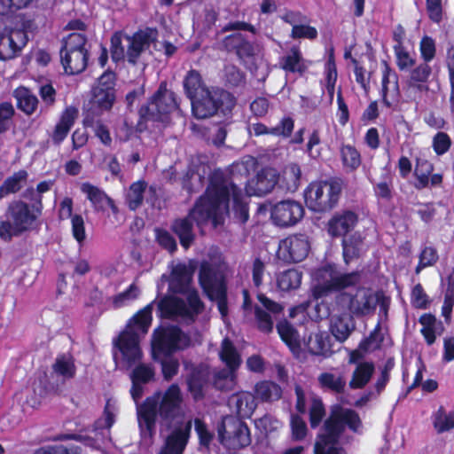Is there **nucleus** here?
Returning a JSON list of instances; mask_svg holds the SVG:
<instances>
[{
  "mask_svg": "<svg viewBox=\"0 0 454 454\" xmlns=\"http://www.w3.org/2000/svg\"><path fill=\"white\" fill-rule=\"evenodd\" d=\"M283 390L281 387L271 380L257 382V398L262 402L272 403L281 398Z\"/></svg>",
  "mask_w": 454,
  "mask_h": 454,
  "instance_id": "nucleus-41",
  "label": "nucleus"
},
{
  "mask_svg": "<svg viewBox=\"0 0 454 454\" xmlns=\"http://www.w3.org/2000/svg\"><path fill=\"white\" fill-rule=\"evenodd\" d=\"M393 51L395 58V65L399 71H409L416 65L417 59L415 51L410 52L405 47H398Z\"/></svg>",
  "mask_w": 454,
  "mask_h": 454,
  "instance_id": "nucleus-49",
  "label": "nucleus"
},
{
  "mask_svg": "<svg viewBox=\"0 0 454 454\" xmlns=\"http://www.w3.org/2000/svg\"><path fill=\"white\" fill-rule=\"evenodd\" d=\"M326 415L325 406L319 396H313L310 399L309 408V421L312 429L317 428Z\"/></svg>",
  "mask_w": 454,
  "mask_h": 454,
  "instance_id": "nucleus-43",
  "label": "nucleus"
},
{
  "mask_svg": "<svg viewBox=\"0 0 454 454\" xmlns=\"http://www.w3.org/2000/svg\"><path fill=\"white\" fill-rule=\"evenodd\" d=\"M362 425V419L355 410L344 408L340 404L332 406L329 416L324 421L325 433L317 435L315 454H345L344 449L335 444L338 443L346 427L353 433H357Z\"/></svg>",
  "mask_w": 454,
  "mask_h": 454,
  "instance_id": "nucleus-4",
  "label": "nucleus"
},
{
  "mask_svg": "<svg viewBox=\"0 0 454 454\" xmlns=\"http://www.w3.org/2000/svg\"><path fill=\"white\" fill-rule=\"evenodd\" d=\"M301 180V170L298 163H290L283 170L281 178L279 177V187L288 192H295Z\"/></svg>",
  "mask_w": 454,
  "mask_h": 454,
  "instance_id": "nucleus-32",
  "label": "nucleus"
},
{
  "mask_svg": "<svg viewBox=\"0 0 454 454\" xmlns=\"http://www.w3.org/2000/svg\"><path fill=\"white\" fill-rule=\"evenodd\" d=\"M227 186L223 183V175L215 171L210 176V184L205 195L201 196L187 216L177 218L171 224L172 231L178 237L181 246L187 250L195 240L193 222L199 227L211 222L216 228L224 222L227 213Z\"/></svg>",
  "mask_w": 454,
  "mask_h": 454,
  "instance_id": "nucleus-3",
  "label": "nucleus"
},
{
  "mask_svg": "<svg viewBox=\"0 0 454 454\" xmlns=\"http://www.w3.org/2000/svg\"><path fill=\"white\" fill-rule=\"evenodd\" d=\"M237 412L241 418H250L255 411L254 396L250 393H242L235 398Z\"/></svg>",
  "mask_w": 454,
  "mask_h": 454,
  "instance_id": "nucleus-48",
  "label": "nucleus"
},
{
  "mask_svg": "<svg viewBox=\"0 0 454 454\" xmlns=\"http://www.w3.org/2000/svg\"><path fill=\"white\" fill-rule=\"evenodd\" d=\"M42 215L21 200L11 201L0 220V238L5 241L13 236H20L32 229L34 223Z\"/></svg>",
  "mask_w": 454,
  "mask_h": 454,
  "instance_id": "nucleus-8",
  "label": "nucleus"
},
{
  "mask_svg": "<svg viewBox=\"0 0 454 454\" xmlns=\"http://www.w3.org/2000/svg\"><path fill=\"white\" fill-rule=\"evenodd\" d=\"M146 186L145 181L136 182L129 186L126 194V201L129 209L136 210L142 205Z\"/></svg>",
  "mask_w": 454,
  "mask_h": 454,
  "instance_id": "nucleus-46",
  "label": "nucleus"
},
{
  "mask_svg": "<svg viewBox=\"0 0 454 454\" xmlns=\"http://www.w3.org/2000/svg\"><path fill=\"white\" fill-rule=\"evenodd\" d=\"M279 67L286 73L298 74L300 76H302L308 69L302 53L297 46H293L286 55L280 58Z\"/></svg>",
  "mask_w": 454,
  "mask_h": 454,
  "instance_id": "nucleus-24",
  "label": "nucleus"
},
{
  "mask_svg": "<svg viewBox=\"0 0 454 454\" xmlns=\"http://www.w3.org/2000/svg\"><path fill=\"white\" fill-rule=\"evenodd\" d=\"M218 436L222 444L230 450H237L250 443L247 426L232 416L223 418L218 428Z\"/></svg>",
  "mask_w": 454,
  "mask_h": 454,
  "instance_id": "nucleus-12",
  "label": "nucleus"
},
{
  "mask_svg": "<svg viewBox=\"0 0 454 454\" xmlns=\"http://www.w3.org/2000/svg\"><path fill=\"white\" fill-rule=\"evenodd\" d=\"M87 39L81 32H74L70 34L63 42V46L60 51H87L86 45Z\"/></svg>",
  "mask_w": 454,
  "mask_h": 454,
  "instance_id": "nucleus-52",
  "label": "nucleus"
},
{
  "mask_svg": "<svg viewBox=\"0 0 454 454\" xmlns=\"http://www.w3.org/2000/svg\"><path fill=\"white\" fill-rule=\"evenodd\" d=\"M182 404L181 390L172 384L164 392H156L137 406V420L144 436L152 437L155 433L157 416L166 421L178 419L159 454H182L186 446L191 421L183 420Z\"/></svg>",
  "mask_w": 454,
  "mask_h": 454,
  "instance_id": "nucleus-1",
  "label": "nucleus"
},
{
  "mask_svg": "<svg viewBox=\"0 0 454 454\" xmlns=\"http://www.w3.org/2000/svg\"><path fill=\"white\" fill-rule=\"evenodd\" d=\"M157 31L155 29L146 28L129 35L126 38L127 51L126 59L129 63L136 65L143 52H145L156 39Z\"/></svg>",
  "mask_w": 454,
  "mask_h": 454,
  "instance_id": "nucleus-17",
  "label": "nucleus"
},
{
  "mask_svg": "<svg viewBox=\"0 0 454 454\" xmlns=\"http://www.w3.org/2000/svg\"><path fill=\"white\" fill-rule=\"evenodd\" d=\"M53 370L55 373L63 377L64 379H70L74 377L75 372L74 364L72 358L65 356L57 358L53 366Z\"/></svg>",
  "mask_w": 454,
  "mask_h": 454,
  "instance_id": "nucleus-54",
  "label": "nucleus"
},
{
  "mask_svg": "<svg viewBox=\"0 0 454 454\" xmlns=\"http://www.w3.org/2000/svg\"><path fill=\"white\" fill-rule=\"evenodd\" d=\"M84 124L93 128L96 137L99 138L103 145L106 146H111L112 137L109 129L106 125L100 121H96L94 123L92 120L88 118L84 119Z\"/></svg>",
  "mask_w": 454,
  "mask_h": 454,
  "instance_id": "nucleus-60",
  "label": "nucleus"
},
{
  "mask_svg": "<svg viewBox=\"0 0 454 454\" xmlns=\"http://www.w3.org/2000/svg\"><path fill=\"white\" fill-rule=\"evenodd\" d=\"M115 99L114 92L93 88L92 103L102 110H109Z\"/></svg>",
  "mask_w": 454,
  "mask_h": 454,
  "instance_id": "nucleus-53",
  "label": "nucleus"
},
{
  "mask_svg": "<svg viewBox=\"0 0 454 454\" xmlns=\"http://www.w3.org/2000/svg\"><path fill=\"white\" fill-rule=\"evenodd\" d=\"M126 38H129V35L121 33L116 32L111 37V58L113 61L118 62L126 58V51H127V42Z\"/></svg>",
  "mask_w": 454,
  "mask_h": 454,
  "instance_id": "nucleus-47",
  "label": "nucleus"
},
{
  "mask_svg": "<svg viewBox=\"0 0 454 454\" xmlns=\"http://www.w3.org/2000/svg\"><path fill=\"white\" fill-rule=\"evenodd\" d=\"M354 330L352 318L346 316L336 317L332 320L330 331L334 338L344 342Z\"/></svg>",
  "mask_w": 454,
  "mask_h": 454,
  "instance_id": "nucleus-39",
  "label": "nucleus"
},
{
  "mask_svg": "<svg viewBox=\"0 0 454 454\" xmlns=\"http://www.w3.org/2000/svg\"><path fill=\"white\" fill-rule=\"evenodd\" d=\"M409 71L410 74L406 81L408 88L419 92L428 91V84L433 74L431 66L428 63L421 62Z\"/></svg>",
  "mask_w": 454,
  "mask_h": 454,
  "instance_id": "nucleus-21",
  "label": "nucleus"
},
{
  "mask_svg": "<svg viewBox=\"0 0 454 454\" xmlns=\"http://www.w3.org/2000/svg\"><path fill=\"white\" fill-rule=\"evenodd\" d=\"M203 181L204 177L200 174L188 170L183 177V186L190 192H198L202 187Z\"/></svg>",
  "mask_w": 454,
  "mask_h": 454,
  "instance_id": "nucleus-63",
  "label": "nucleus"
},
{
  "mask_svg": "<svg viewBox=\"0 0 454 454\" xmlns=\"http://www.w3.org/2000/svg\"><path fill=\"white\" fill-rule=\"evenodd\" d=\"M438 260V254L434 247H425L420 252L419 257V263L416 267V273H419V271L428 266L434 265Z\"/></svg>",
  "mask_w": 454,
  "mask_h": 454,
  "instance_id": "nucleus-57",
  "label": "nucleus"
},
{
  "mask_svg": "<svg viewBox=\"0 0 454 454\" xmlns=\"http://www.w3.org/2000/svg\"><path fill=\"white\" fill-rule=\"evenodd\" d=\"M196 262L177 263L171 266V284H191L196 270Z\"/></svg>",
  "mask_w": 454,
  "mask_h": 454,
  "instance_id": "nucleus-37",
  "label": "nucleus"
},
{
  "mask_svg": "<svg viewBox=\"0 0 454 454\" xmlns=\"http://www.w3.org/2000/svg\"><path fill=\"white\" fill-rule=\"evenodd\" d=\"M426 10L432 22L441 23L443 18V0H426Z\"/></svg>",
  "mask_w": 454,
  "mask_h": 454,
  "instance_id": "nucleus-59",
  "label": "nucleus"
},
{
  "mask_svg": "<svg viewBox=\"0 0 454 454\" xmlns=\"http://www.w3.org/2000/svg\"><path fill=\"white\" fill-rule=\"evenodd\" d=\"M139 295L137 286H129L124 292L119 293L111 299L112 306L119 309L130 304Z\"/></svg>",
  "mask_w": 454,
  "mask_h": 454,
  "instance_id": "nucleus-51",
  "label": "nucleus"
},
{
  "mask_svg": "<svg viewBox=\"0 0 454 454\" xmlns=\"http://www.w3.org/2000/svg\"><path fill=\"white\" fill-rule=\"evenodd\" d=\"M279 183V173L271 167H264L257 171V197L264 196L273 191Z\"/></svg>",
  "mask_w": 454,
  "mask_h": 454,
  "instance_id": "nucleus-30",
  "label": "nucleus"
},
{
  "mask_svg": "<svg viewBox=\"0 0 454 454\" xmlns=\"http://www.w3.org/2000/svg\"><path fill=\"white\" fill-rule=\"evenodd\" d=\"M383 179L374 186V192L378 198L390 201L393 199V177L387 173Z\"/></svg>",
  "mask_w": 454,
  "mask_h": 454,
  "instance_id": "nucleus-56",
  "label": "nucleus"
},
{
  "mask_svg": "<svg viewBox=\"0 0 454 454\" xmlns=\"http://www.w3.org/2000/svg\"><path fill=\"white\" fill-rule=\"evenodd\" d=\"M237 31L230 35H227L223 40V46L225 50L231 51H235L236 53L238 52V50H239L241 43L244 41L243 35L239 32L240 30H248L252 33H254V28L252 25L242 22V21H236L232 23H229L226 25L223 28V32L227 31Z\"/></svg>",
  "mask_w": 454,
  "mask_h": 454,
  "instance_id": "nucleus-27",
  "label": "nucleus"
},
{
  "mask_svg": "<svg viewBox=\"0 0 454 454\" xmlns=\"http://www.w3.org/2000/svg\"><path fill=\"white\" fill-rule=\"evenodd\" d=\"M152 323V310L149 306L138 311L128 323L126 328L114 340V357L116 365L121 369L135 368L130 373L132 387L130 394L135 402L144 393L143 384L153 380L154 369L146 364H140L143 353L139 345Z\"/></svg>",
  "mask_w": 454,
  "mask_h": 454,
  "instance_id": "nucleus-2",
  "label": "nucleus"
},
{
  "mask_svg": "<svg viewBox=\"0 0 454 454\" xmlns=\"http://www.w3.org/2000/svg\"><path fill=\"white\" fill-rule=\"evenodd\" d=\"M25 31L20 29H0V59L9 60L18 57L27 43Z\"/></svg>",
  "mask_w": 454,
  "mask_h": 454,
  "instance_id": "nucleus-15",
  "label": "nucleus"
},
{
  "mask_svg": "<svg viewBox=\"0 0 454 454\" xmlns=\"http://www.w3.org/2000/svg\"><path fill=\"white\" fill-rule=\"evenodd\" d=\"M224 269L225 266L222 264L202 262L199 271V284H224Z\"/></svg>",
  "mask_w": 454,
  "mask_h": 454,
  "instance_id": "nucleus-29",
  "label": "nucleus"
},
{
  "mask_svg": "<svg viewBox=\"0 0 454 454\" xmlns=\"http://www.w3.org/2000/svg\"><path fill=\"white\" fill-rule=\"evenodd\" d=\"M77 117V108L69 106L65 109L51 134V139L55 145H59L67 137Z\"/></svg>",
  "mask_w": 454,
  "mask_h": 454,
  "instance_id": "nucleus-25",
  "label": "nucleus"
},
{
  "mask_svg": "<svg viewBox=\"0 0 454 454\" xmlns=\"http://www.w3.org/2000/svg\"><path fill=\"white\" fill-rule=\"evenodd\" d=\"M292 435L294 440L301 441L307 435L308 428L306 422L299 414L291 416Z\"/></svg>",
  "mask_w": 454,
  "mask_h": 454,
  "instance_id": "nucleus-64",
  "label": "nucleus"
},
{
  "mask_svg": "<svg viewBox=\"0 0 454 454\" xmlns=\"http://www.w3.org/2000/svg\"><path fill=\"white\" fill-rule=\"evenodd\" d=\"M60 59L64 70L67 74H80L87 67L88 51H60Z\"/></svg>",
  "mask_w": 454,
  "mask_h": 454,
  "instance_id": "nucleus-23",
  "label": "nucleus"
},
{
  "mask_svg": "<svg viewBox=\"0 0 454 454\" xmlns=\"http://www.w3.org/2000/svg\"><path fill=\"white\" fill-rule=\"evenodd\" d=\"M15 109L11 103H0V134L6 132L12 123Z\"/></svg>",
  "mask_w": 454,
  "mask_h": 454,
  "instance_id": "nucleus-58",
  "label": "nucleus"
},
{
  "mask_svg": "<svg viewBox=\"0 0 454 454\" xmlns=\"http://www.w3.org/2000/svg\"><path fill=\"white\" fill-rule=\"evenodd\" d=\"M190 345L189 337L176 326L160 327L156 329L152 340V356L161 364L165 380L172 379L178 371V361L170 355L184 349Z\"/></svg>",
  "mask_w": 454,
  "mask_h": 454,
  "instance_id": "nucleus-5",
  "label": "nucleus"
},
{
  "mask_svg": "<svg viewBox=\"0 0 454 454\" xmlns=\"http://www.w3.org/2000/svg\"><path fill=\"white\" fill-rule=\"evenodd\" d=\"M318 35L317 30L315 27L301 23L298 26H294L290 36L293 39H309L315 40Z\"/></svg>",
  "mask_w": 454,
  "mask_h": 454,
  "instance_id": "nucleus-61",
  "label": "nucleus"
},
{
  "mask_svg": "<svg viewBox=\"0 0 454 454\" xmlns=\"http://www.w3.org/2000/svg\"><path fill=\"white\" fill-rule=\"evenodd\" d=\"M358 221V214L351 209L335 212L327 222V233L332 238H343L352 233Z\"/></svg>",
  "mask_w": 454,
  "mask_h": 454,
  "instance_id": "nucleus-16",
  "label": "nucleus"
},
{
  "mask_svg": "<svg viewBox=\"0 0 454 454\" xmlns=\"http://www.w3.org/2000/svg\"><path fill=\"white\" fill-rule=\"evenodd\" d=\"M384 342V334L381 333V322L378 320L370 334L364 338L359 343V348L368 351L372 344H375L373 349H380Z\"/></svg>",
  "mask_w": 454,
  "mask_h": 454,
  "instance_id": "nucleus-50",
  "label": "nucleus"
},
{
  "mask_svg": "<svg viewBox=\"0 0 454 454\" xmlns=\"http://www.w3.org/2000/svg\"><path fill=\"white\" fill-rule=\"evenodd\" d=\"M319 387L334 394H342L345 391L346 381L342 375L332 372H322L317 378Z\"/></svg>",
  "mask_w": 454,
  "mask_h": 454,
  "instance_id": "nucleus-38",
  "label": "nucleus"
},
{
  "mask_svg": "<svg viewBox=\"0 0 454 454\" xmlns=\"http://www.w3.org/2000/svg\"><path fill=\"white\" fill-rule=\"evenodd\" d=\"M434 164L423 158L416 159V165L414 168L415 182L413 184L417 190H423L427 188L429 184L432 186H439L442 184L443 176L440 173L433 174Z\"/></svg>",
  "mask_w": 454,
  "mask_h": 454,
  "instance_id": "nucleus-20",
  "label": "nucleus"
},
{
  "mask_svg": "<svg viewBox=\"0 0 454 454\" xmlns=\"http://www.w3.org/2000/svg\"><path fill=\"white\" fill-rule=\"evenodd\" d=\"M27 176L26 170H20L7 177L0 185V200L11 193L18 192L23 186V184L26 183Z\"/></svg>",
  "mask_w": 454,
  "mask_h": 454,
  "instance_id": "nucleus-42",
  "label": "nucleus"
},
{
  "mask_svg": "<svg viewBox=\"0 0 454 454\" xmlns=\"http://www.w3.org/2000/svg\"><path fill=\"white\" fill-rule=\"evenodd\" d=\"M192 110L198 119L213 116L219 109L229 110L234 106L231 95L219 88H208L191 100Z\"/></svg>",
  "mask_w": 454,
  "mask_h": 454,
  "instance_id": "nucleus-11",
  "label": "nucleus"
},
{
  "mask_svg": "<svg viewBox=\"0 0 454 454\" xmlns=\"http://www.w3.org/2000/svg\"><path fill=\"white\" fill-rule=\"evenodd\" d=\"M419 52L422 62L429 64L436 55L435 41L429 35H424L419 42Z\"/></svg>",
  "mask_w": 454,
  "mask_h": 454,
  "instance_id": "nucleus-55",
  "label": "nucleus"
},
{
  "mask_svg": "<svg viewBox=\"0 0 454 454\" xmlns=\"http://www.w3.org/2000/svg\"><path fill=\"white\" fill-rule=\"evenodd\" d=\"M343 186V179L338 176L312 181L304 190L305 204L310 211L329 212L338 205Z\"/></svg>",
  "mask_w": 454,
  "mask_h": 454,
  "instance_id": "nucleus-7",
  "label": "nucleus"
},
{
  "mask_svg": "<svg viewBox=\"0 0 454 454\" xmlns=\"http://www.w3.org/2000/svg\"><path fill=\"white\" fill-rule=\"evenodd\" d=\"M176 109L178 104L176 94L167 88L166 82H162L149 102L140 108L139 125L147 121L165 122L168 120V115Z\"/></svg>",
  "mask_w": 454,
  "mask_h": 454,
  "instance_id": "nucleus-9",
  "label": "nucleus"
},
{
  "mask_svg": "<svg viewBox=\"0 0 454 454\" xmlns=\"http://www.w3.org/2000/svg\"><path fill=\"white\" fill-rule=\"evenodd\" d=\"M159 307L163 316L183 320H193L203 310L202 302L190 286H169V294Z\"/></svg>",
  "mask_w": 454,
  "mask_h": 454,
  "instance_id": "nucleus-6",
  "label": "nucleus"
},
{
  "mask_svg": "<svg viewBox=\"0 0 454 454\" xmlns=\"http://www.w3.org/2000/svg\"><path fill=\"white\" fill-rule=\"evenodd\" d=\"M220 357L228 366V370L215 375V384L220 389H231L234 386V371L239 366L240 358L232 343L227 339L223 340Z\"/></svg>",
  "mask_w": 454,
  "mask_h": 454,
  "instance_id": "nucleus-14",
  "label": "nucleus"
},
{
  "mask_svg": "<svg viewBox=\"0 0 454 454\" xmlns=\"http://www.w3.org/2000/svg\"><path fill=\"white\" fill-rule=\"evenodd\" d=\"M222 175H223V183L227 186V191H228L227 194H226V200H225L226 207H228L229 197L231 194L232 198H233V202H234L233 209H234L235 215L242 223H245L248 219V207H247V203H244L240 200V190H239L236 185H234L233 184L229 182L224 177V175L223 173H222ZM228 213H229V209L227 208V213L224 215V217L228 215Z\"/></svg>",
  "mask_w": 454,
  "mask_h": 454,
  "instance_id": "nucleus-36",
  "label": "nucleus"
},
{
  "mask_svg": "<svg viewBox=\"0 0 454 454\" xmlns=\"http://www.w3.org/2000/svg\"><path fill=\"white\" fill-rule=\"evenodd\" d=\"M203 287L207 297L217 303L218 310L224 317L227 315L225 286H203Z\"/></svg>",
  "mask_w": 454,
  "mask_h": 454,
  "instance_id": "nucleus-44",
  "label": "nucleus"
},
{
  "mask_svg": "<svg viewBox=\"0 0 454 454\" xmlns=\"http://www.w3.org/2000/svg\"><path fill=\"white\" fill-rule=\"evenodd\" d=\"M375 294L371 288L357 286L355 294H350L348 309L356 317L366 316L375 310Z\"/></svg>",
  "mask_w": 454,
  "mask_h": 454,
  "instance_id": "nucleus-19",
  "label": "nucleus"
},
{
  "mask_svg": "<svg viewBox=\"0 0 454 454\" xmlns=\"http://www.w3.org/2000/svg\"><path fill=\"white\" fill-rule=\"evenodd\" d=\"M340 156L342 167L348 173L356 171L362 165L361 153L353 145L342 144L340 147Z\"/></svg>",
  "mask_w": 454,
  "mask_h": 454,
  "instance_id": "nucleus-35",
  "label": "nucleus"
},
{
  "mask_svg": "<svg viewBox=\"0 0 454 454\" xmlns=\"http://www.w3.org/2000/svg\"><path fill=\"white\" fill-rule=\"evenodd\" d=\"M375 371V365L372 361L360 362L355 368L349 387L352 389L364 388L371 380Z\"/></svg>",
  "mask_w": 454,
  "mask_h": 454,
  "instance_id": "nucleus-34",
  "label": "nucleus"
},
{
  "mask_svg": "<svg viewBox=\"0 0 454 454\" xmlns=\"http://www.w3.org/2000/svg\"><path fill=\"white\" fill-rule=\"evenodd\" d=\"M270 213L272 223L280 228H288L297 224L304 216L303 206L294 200H285L275 204L267 200L257 203V215Z\"/></svg>",
  "mask_w": 454,
  "mask_h": 454,
  "instance_id": "nucleus-10",
  "label": "nucleus"
},
{
  "mask_svg": "<svg viewBox=\"0 0 454 454\" xmlns=\"http://www.w3.org/2000/svg\"><path fill=\"white\" fill-rule=\"evenodd\" d=\"M14 97L19 109L27 115L35 113L37 108L38 99L29 90L25 87H20L14 90Z\"/></svg>",
  "mask_w": 454,
  "mask_h": 454,
  "instance_id": "nucleus-40",
  "label": "nucleus"
},
{
  "mask_svg": "<svg viewBox=\"0 0 454 454\" xmlns=\"http://www.w3.org/2000/svg\"><path fill=\"white\" fill-rule=\"evenodd\" d=\"M313 277L316 284H357L360 281L359 271L341 274L334 264L318 268Z\"/></svg>",
  "mask_w": 454,
  "mask_h": 454,
  "instance_id": "nucleus-18",
  "label": "nucleus"
},
{
  "mask_svg": "<svg viewBox=\"0 0 454 454\" xmlns=\"http://www.w3.org/2000/svg\"><path fill=\"white\" fill-rule=\"evenodd\" d=\"M183 86L184 94L190 100L198 98V95L208 89L200 73L194 69L186 73L184 77Z\"/></svg>",
  "mask_w": 454,
  "mask_h": 454,
  "instance_id": "nucleus-33",
  "label": "nucleus"
},
{
  "mask_svg": "<svg viewBox=\"0 0 454 454\" xmlns=\"http://www.w3.org/2000/svg\"><path fill=\"white\" fill-rule=\"evenodd\" d=\"M276 329L281 340L293 353L301 349L299 332L287 319L279 320L276 325Z\"/></svg>",
  "mask_w": 454,
  "mask_h": 454,
  "instance_id": "nucleus-28",
  "label": "nucleus"
},
{
  "mask_svg": "<svg viewBox=\"0 0 454 454\" xmlns=\"http://www.w3.org/2000/svg\"><path fill=\"white\" fill-rule=\"evenodd\" d=\"M294 129V120L293 117L287 115L281 118L279 122L275 127L271 128H269L261 122H257V136L271 135L274 137L288 138L292 136Z\"/></svg>",
  "mask_w": 454,
  "mask_h": 454,
  "instance_id": "nucleus-31",
  "label": "nucleus"
},
{
  "mask_svg": "<svg viewBox=\"0 0 454 454\" xmlns=\"http://www.w3.org/2000/svg\"><path fill=\"white\" fill-rule=\"evenodd\" d=\"M433 425L439 434L453 429L454 411L446 413L445 409L442 406H440L433 415Z\"/></svg>",
  "mask_w": 454,
  "mask_h": 454,
  "instance_id": "nucleus-45",
  "label": "nucleus"
},
{
  "mask_svg": "<svg viewBox=\"0 0 454 454\" xmlns=\"http://www.w3.org/2000/svg\"><path fill=\"white\" fill-rule=\"evenodd\" d=\"M432 146L437 155H442L450 150L451 139L447 133L437 132L433 137Z\"/></svg>",
  "mask_w": 454,
  "mask_h": 454,
  "instance_id": "nucleus-62",
  "label": "nucleus"
},
{
  "mask_svg": "<svg viewBox=\"0 0 454 454\" xmlns=\"http://www.w3.org/2000/svg\"><path fill=\"white\" fill-rule=\"evenodd\" d=\"M309 249L308 237L298 233L279 241L277 255L286 262H300L308 256Z\"/></svg>",
  "mask_w": 454,
  "mask_h": 454,
  "instance_id": "nucleus-13",
  "label": "nucleus"
},
{
  "mask_svg": "<svg viewBox=\"0 0 454 454\" xmlns=\"http://www.w3.org/2000/svg\"><path fill=\"white\" fill-rule=\"evenodd\" d=\"M365 237L360 231H354L341 239L342 256L346 264L361 257L365 247Z\"/></svg>",
  "mask_w": 454,
  "mask_h": 454,
  "instance_id": "nucleus-22",
  "label": "nucleus"
},
{
  "mask_svg": "<svg viewBox=\"0 0 454 454\" xmlns=\"http://www.w3.org/2000/svg\"><path fill=\"white\" fill-rule=\"evenodd\" d=\"M81 191L86 194L87 199L91 202L96 211H104L106 205H108L114 213L117 211L114 200L106 192L90 183H83Z\"/></svg>",
  "mask_w": 454,
  "mask_h": 454,
  "instance_id": "nucleus-26",
  "label": "nucleus"
}]
</instances>
